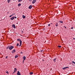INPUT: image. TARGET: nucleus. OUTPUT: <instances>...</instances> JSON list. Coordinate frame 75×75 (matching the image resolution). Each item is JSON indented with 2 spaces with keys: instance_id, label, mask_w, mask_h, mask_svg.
I'll return each mask as SVG.
<instances>
[{
  "instance_id": "obj_1",
  "label": "nucleus",
  "mask_w": 75,
  "mask_h": 75,
  "mask_svg": "<svg viewBox=\"0 0 75 75\" xmlns=\"http://www.w3.org/2000/svg\"><path fill=\"white\" fill-rule=\"evenodd\" d=\"M14 48V47L13 46H8V47L6 48L7 49H9L10 50H11L13 48Z\"/></svg>"
},
{
  "instance_id": "obj_2",
  "label": "nucleus",
  "mask_w": 75,
  "mask_h": 75,
  "mask_svg": "<svg viewBox=\"0 0 75 75\" xmlns=\"http://www.w3.org/2000/svg\"><path fill=\"white\" fill-rule=\"evenodd\" d=\"M18 41H20V44L19 45V47H20L21 45V44L22 43V41L21 40H18Z\"/></svg>"
},
{
  "instance_id": "obj_3",
  "label": "nucleus",
  "mask_w": 75,
  "mask_h": 75,
  "mask_svg": "<svg viewBox=\"0 0 75 75\" xmlns=\"http://www.w3.org/2000/svg\"><path fill=\"white\" fill-rule=\"evenodd\" d=\"M36 2V0H34L32 1L33 4H34V3H35Z\"/></svg>"
},
{
  "instance_id": "obj_4",
  "label": "nucleus",
  "mask_w": 75,
  "mask_h": 75,
  "mask_svg": "<svg viewBox=\"0 0 75 75\" xmlns=\"http://www.w3.org/2000/svg\"><path fill=\"white\" fill-rule=\"evenodd\" d=\"M15 52H16V50H13L12 51V54H14Z\"/></svg>"
},
{
  "instance_id": "obj_5",
  "label": "nucleus",
  "mask_w": 75,
  "mask_h": 75,
  "mask_svg": "<svg viewBox=\"0 0 75 75\" xmlns=\"http://www.w3.org/2000/svg\"><path fill=\"white\" fill-rule=\"evenodd\" d=\"M67 68H68V67H64L62 68L64 70V69H67Z\"/></svg>"
},
{
  "instance_id": "obj_6",
  "label": "nucleus",
  "mask_w": 75,
  "mask_h": 75,
  "mask_svg": "<svg viewBox=\"0 0 75 75\" xmlns=\"http://www.w3.org/2000/svg\"><path fill=\"white\" fill-rule=\"evenodd\" d=\"M12 27L13 28H14L15 29L16 28V26L14 24H13L12 25Z\"/></svg>"
},
{
  "instance_id": "obj_7",
  "label": "nucleus",
  "mask_w": 75,
  "mask_h": 75,
  "mask_svg": "<svg viewBox=\"0 0 75 75\" xmlns=\"http://www.w3.org/2000/svg\"><path fill=\"white\" fill-rule=\"evenodd\" d=\"M15 17L13 16L11 18V20H14V18H15Z\"/></svg>"
},
{
  "instance_id": "obj_8",
  "label": "nucleus",
  "mask_w": 75,
  "mask_h": 75,
  "mask_svg": "<svg viewBox=\"0 0 75 75\" xmlns=\"http://www.w3.org/2000/svg\"><path fill=\"white\" fill-rule=\"evenodd\" d=\"M17 75H21V74H20V72H19V71H18V72L17 73Z\"/></svg>"
},
{
  "instance_id": "obj_9",
  "label": "nucleus",
  "mask_w": 75,
  "mask_h": 75,
  "mask_svg": "<svg viewBox=\"0 0 75 75\" xmlns=\"http://www.w3.org/2000/svg\"><path fill=\"white\" fill-rule=\"evenodd\" d=\"M32 5H30L29 6L28 8L29 9H31V8H32Z\"/></svg>"
},
{
  "instance_id": "obj_10",
  "label": "nucleus",
  "mask_w": 75,
  "mask_h": 75,
  "mask_svg": "<svg viewBox=\"0 0 75 75\" xmlns=\"http://www.w3.org/2000/svg\"><path fill=\"white\" fill-rule=\"evenodd\" d=\"M26 58V57H25V56H24L23 57V59L24 60H25V59Z\"/></svg>"
},
{
  "instance_id": "obj_11",
  "label": "nucleus",
  "mask_w": 75,
  "mask_h": 75,
  "mask_svg": "<svg viewBox=\"0 0 75 75\" xmlns=\"http://www.w3.org/2000/svg\"><path fill=\"white\" fill-rule=\"evenodd\" d=\"M18 54L16 55L15 57V58H18Z\"/></svg>"
},
{
  "instance_id": "obj_12",
  "label": "nucleus",
  "mask_w": 75,
  "mask_h": 75,
  "mask_svg": "<svg viewBox=\"0 0 75 75\" xmlns=\"http://www.w3.org/2000/svg\"><path fill=\"white\" fill-rule=\"evenodd\" d=\"M22 17L23 18H25V16H24V15L22 16Z\"/></svg>"
},
{
  "instance_id": "obj_13",
  "label": "nucleus",
  "mask_w": 75,
  "mask_h": 75,
  "mask_svg": "<svg viewBox=\"0 0 75 75\" xmlns=\"http://www.w3.org/2000/svg\"><path fill=\"white\" fill-rule=\"evenodd\" d=\"M17 69L16 68H15L14 69V71H15V72H16L17 71Z\"/></svg>"
},
{
  "instance_id": "obj_14",
  "label": "nucleus",
  "mask_w": 75,
  "mask_h": 75,
  "mask_svg": "<svg viewBox=\"0 0 75 75\" xmlns=\"http://www.w3.org/2000/svg\"><path fill=\"white\" fill-rule=\"evenodd\" d=\"M14 14H12V15H11L9 16V17H12V16H13V15H14Z\"/></svg>"
},
{
  "instance_id": "obj_15",
  "label": "nucleus",
  "mask_w": 75,
  "mask_h": 75,
  "mask_svg": "<svg viewBox=\"0 0 75 75\" xmlns=\"http://www.w3.org/2000/svg\"><path fill=\"white\" fill-rule=\"evenodd\" d=\"M33 74V72H31L30 73V75H32V74Z\"/></svg>"
},
{
  "instance_id": "obj_16",
  "label": "nucleus",
  "mask_w": 75,
  "mask_h": 75,
  "mask_svg": "<svg viewBox=\"0 0 75 75\" xmlns=\"http://www.w3.org/2000/svg\"><path fill=\"white\" fill-rule=\"evenodd\" d=\"M59 22V23H63V22L62 21H60Z\"/></svg>"
},
{
  "instance_id": "obj_17",
  "label": "nucleus",
  "mask_w": 75,
  "mask_h": 75,
  "mask_svg": "<svg viewBox=\"0 0 75 75\" xmlns=\"http://www.w3.org/2000/svg\"><path fill=\"white\" fill-rule=\"evenodd\" d=\"M58 23H56V27H57L58 26Z\"/></svg>"
},
{
  "instance_id": "obj_18",
  "label": "nucleus",
  "mask_w": 75,
  "mask_h": 75,
  "mask_svg": "<svg viewBox=\"0 0 75 75\" xmlns=\"http://www.w3.org/2000/svg\"><path fill=\"white\" fill-rule=\"evenodd\" d=\"M21 5V4H18V6H20Z\"/></svg>"
},
{
  "instance_id": "obj_19",
  "label": "nucleus",
  "mask_w": 75,
  "mask_h": 75,
  "mask_svg": "<svg viewBox=\"0 0 75 75\" xmlns=\"http://www.w3.org/2000/svg\"><path fill=\"white\" fill-rule=\"evenodd\" d=\"M23 0H18V2H20L21 1Z\"/></svg>"
},
{
  "instance_id": "obj_20",
  "label": "nucleus",
  "mask_w": 75,
  "mask_h": 75,
  "mask_svg": "<svg viewBox=\"0 0 75 75\" xmlns=\"http://www.w3.org/2000/svg\"><path fill=\"white\" fill-rule=\"evenodd\" d=\"M56 60V59H54L53 61L55 62V61Z\"/></svg>"
},
{
  "instance_id": "obj_21",
  "label": "nucleus",
  "mask_w": 75,
  "mask_h": 75,
  "mask_svg": "<svg viewBox=\"0 0 75 75\" xmlns=\"http://www.w3.org/2000/svg\"><path fill=\"white\" fill-rule=\"evenodd\" d=\"M10 0H8V3H10Z\"/></svg>"
},
{
  "instance_id": "obj_22",
  "label": "nucleus",
  "mask_w": 75,
  "mask_h": 75,
  "mask_svg": "<svg viewBox=\"0 0 75 75\" xmlns=\"http://www.w3.org/2000/svg\"><path fill=\"white\" fill-rule=\"evenodd\" d=\"M18 41H21V40H20V39H17V41H18Z\"/></svg>"
},
{
  "instance_id": "obj_23",
  "label": "nucleus",
  "mask_w": 75,
  "mask_h": 75,
  "mask_svg": "<svg viewBox=\"0 0 75 75\" xmlns=\"http://www.w3.org/2000/svg\"><path fill=\"white\" fill-rule=\"evenodd\" d=\"M16 45L17 46H18V45H19L18 44V43H17Z\"/></svg>"
},
{
  "instance_id": "obj_24",
  "label": "nucleus",
  "mask_w": 75,
  "mask_h": 75,
  "mask_svg": "<svg viewBox=\"0 0 75 75\" xmlns=\"http://www.w3.org/2000/svg\"><path fill=\"white\" fill-rule=\"evenodd\" d=\"M58 47L59 48H61V46H58Z\"/></svg>"
},
{
  "instance_id": "obj_25",
  "label": "nucleus",
  "mask_w": 75,
  "mask_h": 75,
  "mask_svg": "<svg viewBox=\"0 0 75 75\" xmlns=\"http://www.w3.org/2000/svg\"><path fill=\"white\" fill-rule=\"evenodd\" d=\"M71 29H74V27H72L71 28Z\"/></svg>"
},
{
  "instance_id": "obj_26",
  "label": "nucleus",
  "mask_w": 75,
  "mask_h": 75,
  "mask_svg": "<svg viewBox=\"0 0 75 75\" xmlns=\"http://www.w3.org/2000/svg\"><path fill=\"white\" fill-rule=\"evenodd\" d=\"M6 73H7V74H8V71H6Z\"/></svg>"
},
{
  "instance_id": "obj_27",
  "label": "nucleus",
  "mask_w": 75,
  "mask_h": 75,
  "mask_svg": "<svg viewBox=\"0 0 75 75\" xmlns=\"http://www.w3.org/2000/svg\"><path fill=\"white\" fill-rule=\"evenodd\" d=\"M64 27L65 28H67V27H65V26H64Z\"/></svg>"
},
{
  "instance_id": "obj_28",
  "label": "nucleus",
  "mask_w": 75,
  "mask_h": 75,
  "mask_svg": "<svg viewBox=\"0 0 75 75\" xmlns=\"http://www.w3.org/2000/svg\"><path fill=\"white\" fill-rule=\"evenodd\" d=\"M50 24H49L48 25L49 26H50Z\"/></svg>"
},
{
  "instance_id": "obj_29",
  "label": "nucleus",
  "mask_w": 75,
  "mask_h": 75,
  "mask_svg": "<svg viewBox=\"0 0 75 75\" xmlns=\"http://www.w3.org/2000/svg\"><path fill=\"white\" fill-rule=\"evenodd\" d=\"M43 50H40V52H42Z\"/></svg>"
},
{
  "instance_id": "obj_30",
  "label": "nucleus",
  "mask_w": 75,
  "mask_h": 75,
  "mask_svg": "<svg viewBox=\"0 0 75 75\" xmlns=\"http://www.w3.org/2000/svg\"><path fill=\"white\" fill-rule=\"evenodd\" d=\"M8 57V56L6 57V58H7Z\"/></svg>"
},
{
  "instance_id": "obj_31",
  "label": "nucleus",
  "mask_w": 75,
  "mask_h": 75,
  "mask_svg": "<svg viewBox=\"0 0 75 75\" xmlns=\"http://www.w3.org/2000/svg\"><path fill=\"white\" fill-rule=\"evenodd\" d=\"M16 73V71H14V72H13V74H14V73Z\"/></svg>"
},
{
  "instance_id": "obj_32",
  "label": "nucleus",
  "mask_w": 75,
  "mask_h": 75,
  "mask_svg": "<svg viewBox=\"0 0 75 75\" xmlns=\"http://www.w3.org/2000/svg\"><path fill=\"white\" fill-rule=\"evenodd\" d=\"M16 73V71H14V72H13V74H14V73Z\"/></svg>"
},
{
  "instance_id": "obj_33",
  "label": "nucleus",
  "mask_w": 75,
  "mask_h": 75,
  "mask_svg": "<svg viewBox=\"0 0 75 75\" xmlns=\"http://www.w3.org/2000/svg\"><path fill=\"white\" fill-rule=\"evenodd\" d=\"M16 73V71H14V72H13V74H14V73Z\"/></svg>"
},
{
  "instance_id": "obj_34",
  "label": "nucleus",
  "mask_w": 75,
  "mask_h": 75,
  "mask_svg": "<svg viewBox=\"0 0 75 75\" xmlns=\"http://www.w3.org/2000/svg\"><path fill=\"white\" fill-rule=\"evenodd\" d=\"M23 52H21V54H23Z\"/></svg>"
},
{
  "instance_id": "obj_35",
  "label": "nucleus",
  "mask_w": 75,
  "mask_h": 75,
  "mask_svg": "<svg viewBox=\"0 0 75 75\" xmlns=\"http://www.w3.org/2000/svg\"><path fill=\"white\" fill-rule=\"evenodd\" d=\"M30 1H32V0H29Z\"/></svg>"
},
{
  "instance_id": "obj_36",
  "label": "nucleus",
  "mask_w": 75,
  "mask_h": 75,
  "mask_svg": "<svg viewBox=\"0 0 75 75\" xmlns=\"http://www.w3.org/2000/svg\"><path fill=\"white\" fill-rule=\"evenodd\" d=\"M17 18V17H15V18Z\"/></svg>"
},
{
  "instance_id": "obj_37",
  "label": "nucleus",
  "mask_w": 75,
  "mask_h": 75,
  "mask_svg": "<svg viewBox=\"0 0 75 75\" xmlns=\"http://www.w3.org/2000/svg\"><path fill=\"white\" fill-rule=\"evenodd\" d=\"M40 11V10H38V11Z\"/></svg>"
},
{
  "instance_id": "obj_38",
  "label": "nucleus",
  "mask_w": 75,
  "mask_h": 75,
  "mask_svg": "<svg viewBox=\"0 0 75 75\" xmlns=\"http://www.w3.org/2000/svg\"><path fill=\"white\" fill-rule=\"evenodd\" d=\"M52 24V23H50V25H51V24Z\"/></svg>"
},
{
  "instance_id": "obj_39",
  "label": "nucleus",
  "mask_w": 75,
  "mask_h": 75,
  "mask_svg": "<svg viewBox=\"0 0 75 75\" xmlns=\"http://www.w3.org/2000/svg\"><path fill=\"white\" fill-rule=\"evenodd\" d=\"M73 40H75V38H73Z\"/></svg>"
},
{
  "instance_id": "obj_40",
  "label": "nucleus",
  "mask_w": 75,
  "mask_h": 75,
  "mask_svg": "<svg viewBox=\"0 0 75 75\" xmlns=\"http://www.w3.org/2000/svg\"><path fill=\"white\" fill-rule=\"evenodd\" d=\"M24 60H23V62H24Z\"/></svg>"
},
{
  "instance_id": "obj_41",
  "label": "nucleus",
  "mask_w": 75,
  "mask_h": 75,
  "mask_svg": "<svg viewBox=\"0 0 75 75\" xmlns=\"http://www.w3.org/2000/svg\"><path fill=\"white\" fill-rule=\"evenodd\" d=\"M15 0H13L14 1H15Z\"/></svg>"
},
{
  "instance_id": "obj_42",
  "label": "nucleus",
  "mask_w": 75,
  "mask_h": 75,
  "mask_svg": "<svg viewBox=\"0 0 75 75\" xmlns=\"http://www.w3.org/2000/svg\"><path fill=\"white\" fill-rule=\"evenodd\" d=\"M0 54H1V53H0Z\"/></svg>"
}]
</instances>
